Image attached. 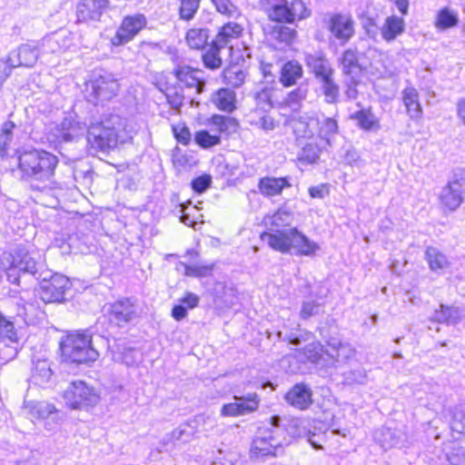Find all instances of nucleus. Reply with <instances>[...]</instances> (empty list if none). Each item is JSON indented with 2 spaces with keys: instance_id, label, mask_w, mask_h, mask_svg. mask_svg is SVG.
<instances>
[{
  "instance_id": "nucleus-1",
  "label": "nucleus",
  "mask_w": 465,
  "mask_h": 465,
  "mask_svg": "<svg viewBox=\"0 0 465 465\" xmlns=\"http://www.w3.org/2000/svg\"><path fill=\"white\" fill-rule=\"evenodd\" d=\"M12 260L6 270L9 282L20 285L21 280L35 279L40 281L38 295L45 303L61 302L70 289L69 279L59 273L45 270L40 255L29 251L25 246L18 245L10 254Z\"/></svg>"
},
{
  "instance_id": "nucleus-2",
  "label": "nucleus",
  "mask_w": 465,
  "mask_h": 465,
  "mask_svg": "<svg viewBox=\"0 0 465 465\" xmlns=\"http://www.w3.org/2000/svg\"><path fill=\"white\" fill-rule=\"evenodd\" d=\"M116 115L114 113H103L101 122L88 129L85 124L76 121L74 116H65L54 128V136L59 143L74 142L87 131L86 140L93 147L107 151L116 147Z\"/></svg>"
},
{
  "instance_id": "nucleus-3",
  "label": "nucleus",
  "mask_w": 465,
  "mask_h": 465,
  "mask_svg": "<svg viewBox=\"0 0 465 465\" xmlns=\"http://www.w3.org/2000/svg\"><path fill=\"white\" fill-rule=\"evenodd\" d=\"M16 169L20 181L34 191L45 192L55 187L54 174L58 158L45 150L31 149L16 152Z\"/></svg>"
},
{
  "instance_id": "nucleus-4",
  "label": "nucleus",
  "mask_w": 465,
  "mask_h": 465,
  "mask_svg": "<svg viewBox=\"0 0 465 465\" xmlns=\"http://www.w3.org/2000/svg\"><path fill=\"white\" fill-rule=\"evenodd\" d=\"M92 335L93 332L88 329L68 335L60 343L63 358L76 364L94 361L98 352L92 345Z\"/></svg>"
},
{
  "instance_id": "nucleus-5",
  "label": "nucleus",
  "mask_w": 465,
  "mask_h": 465,
  "mask_svg": "<svg viewBox=\"0 0 465 465\" xmlns=\"http://www.w3.org/2000/svg\"><path fill=\"white\" fill-rule=\"evenodd\" d=\"M260 5L270 20L281 24H293L311 15L304 0H260Z\"/></svg>"
},
{
  "instance_id": "nucleus-6",
  "label": "nucleus",
  "mask_w": 465,
  "mask_h": 465,
  "mask_svg": "<svg viewBox=\"0 0 465 465\" xmlns=\"http://www.w3.org/2000/svg\"><path fill=\"white\" fill-rule=\"evenodd\" d=\"M116 80L109 74H98L94 79L85 83L84 97L94 105H101L103 108L107 104H112V109L114 111V98L115 96ZM108 109H111L108 106Z\"/></svg>"
},
{
  "instance_id": "nucleus-7",
  "label": "nucleus",
  "mask_w": 465,
  "mask_h": 465,
  "mask_svg": "<svg viewBox=\"0 0 465 465\" xmlns=\"http://www.w3.org/2000/svg\"><path fill=\"white\" fill-rule=\"evenodd\" d=\"M285 443L281 439V431L272 426L259 428L252 439L251 445V456L252 458H262L266 456H276L277 450Z\"/></svg>"
},
{
  "instance_id": "nucleus-8",
  "label": "nucleus",
  "mask_w": 465,
  "mask_h": 465,
  "mask_svg": "<svg viewBox=\"0 0 465 465\" xmlns=\"http://www.w3.org/2000/svg\"><path fill=\"white\" fill-rule=\"evenodd\" d=\"M63 398L65 404L73 410L93 407L99 401L95 390L81 380L72 381L64 390Z\"/></svg>"
},
{
  "instance_id": "nucleus-9",
  "label": "nucleus",
  "mask_w": 465,
  "mask_h": 465,
  "mask_svg": "<svg viewBox=\"0 0 465 465\" xmlns=\"http://www.w3.org/2000/svg\"><path fill=\"white\" fill-rule=\"evenodd\" d=\"M233 402L225 403L221 409L223 417H240L255 412L261 403V398L256 392H250L242 396H233Z\"/></svg>"
},
{
  "instance_id": "nucleus-10",
  "label": "nucleus",
  "mask_w": 465,
  "mask_h": 465,
  "mask_svg": "<svg viewBox=\"0 0 465 465\" xmlns=\"http://www.w3.org/2000/svg\"><path fill=\"white\" fill-rule=\"evenodd\" d=\"M464 195L465 176L455 173L440 192V203L450 211H455L463 202Z\"/></svg>"
},
{
  "instance_id": "nucleus-11",
  "label": "nucleus",
  "mask_w": 465,
  "mask_h": 465,
  "mask_svg": "<svg viewBox=\"0 0 465 465\" xmlns=\"http://www.w3.org/2000/svg\"><path fill=\"white\" fill-rule=\"evenodd\" d=\"M269 424L274 427V429H279L281 431V439L285 440L284 445L290 443V439L300 438L303 436H308L309 441L314 445L312 440L311 439V431H306L303 421L299 419L282 420L280 416L274 415L270 418Z\"/></svg>"
},
{
  "instance_id": "nucleus-12",
  "label": "nucleus",
  "mask_w": 465,
  "mask_h": 465,
  "mask_svg": "<svg viewBox=\"0 0 465 465\" xmlns=\"http://www.w3.org/2000/svg\"><path fill=\"white\" fill-rule=\"evenodd\" d=\"M25 411L31 419L45 420V426L48 430H54L61 420L59 411L53 404L46 401L26 402Z\"/></svg>"
},
{
  "instance_id": "nucleus-13",
  "label": "nucleus",
  "mask_w": 465,
  "mask_h": 465,
  "mask_svg": "<svg viewBox=\"0 0 465 465\" xmlns=\"http://www.w3.org/2000/svg\"><path fill=\"white\" fill-rule=\"evenodd\" d=\"M327 28L341 45L348 43L355 33L353 19L342 14L332 15L327 22Z\"/></svg>"
},
{
  "instance_id": "nucleus-14",
  "label": "nucleus",
  "mask_w": 465,
  "mask_h": 465,
  "mask_svg": "<svg viewBox=\"0 0 465 465\" xmlns=\"http://www.w3.org/2000/svg\"><path fill=\"white\" fill-rule=\"evenodd\" d=\"M19 341L14 322L0 314V351L7 359L18 353Z\"/></svg>"
},
{
  "instance_id": "nucleus-15",
  "label": "nucleus",
  "mask_w": 465,
  "mask_h": 465,
  "mask_svg": "<svg viewBox=\"0 0 465 465\" xmlns=\"http://www.w3.org/2000/svg\"><path fill=\"white\" fill-rule=\"evenodd\" d=\"M304 64L314 78L318 81L329 75H334L335 70L327 55L322 51L304 53Z\"/></svg>"
},
{
  "instance_id": "nucleus-16",
  "label": "nucleus",
  "mask_w": 465,
  "mask_h": 465,
  "mask_svg": "<svg viewBox=\"0 0 465 465\" xmlns=\"http://www.w3.org/2000/svg\"><path fill=\"white\" fill-rule=\"evenodd\" d=\"M147 19L143 14L125 16L118 28V45L126 44L134 39L146 26Z\"/></svg>"
},
{
  "instance_id": "nucleus-17",
  "label": "nucleus",
  "mask_w": 465,
  "mask_h": 465,
  "mask_svg": "<svg viewBox=\"0 0 465 465\" xmlns=\"http://www.w3.org/2000/svg\"><path fill=\"white\" fill-rule=\"evenodd\" d=\"M108 6V0H81L76 6L78 23L100 20Z\"/></svg>"
},
{
  "instance_id": "nucleus-18",
  "label": "nucleus",
  "mask_w": 465,
  "mask_h": 465,
  "mask_svg": "<svg viewBox=\"0 0 465 465\" xmlns=\"http://www.w3.org/2000/svg\"><path fill=\"white\" fill-rule=\"evenodd\" d=\"M268 41L276 49L290 46L297 35V32L282 25H268L264 28Z\"/></svg>"
},
{
  "instance_id": "nucleus-19",
  "label": "nucleus",
  "mask_w": 465,
  "mask_h": 465,
  "mask_svg": "<svg viewBox=\"0 0 465 465\" xmlns=\"http://www.w3.org/2000/svg\"><path fill=\"white\" fill-rule=\"evenodd\" d=\"M284 399L288 404L300 411L309 409L313 402L312 389L304 383L293 385Z\"/></svg>"
},
{
  "instance_id": "nucleus-20",
  "label": "nucleus",
  "mask_w": 465,
  "mask_h": 465,
  "mask_svg": "<svg viewBox=\"0 0 465 465\" xmlns=\"http://www.w3.org/2000/svg\"><path fill=\"white\" fill-rule=\"evenodd\" d=\"M40 54L37 44L34 42L23 44L9 53L10 60L18 67H32Z\"/></svg>"
},
{
  "instance_id": "nucleus-21",
  "label": "nucleus",
  "mask_w": 465,
  "mask_h": 465,
  "mask_svg": "<svg viewBox=\"0 0 465 465\" xmlns=\"http://www.w3.org/2000/svg\"><path fill=\"white\" fill-rule=\"evenodd\" d=\"M291 177L264 176L259 179L258 189L264 197H274L282 194L284 188H290Z\"/></svg>"
},
{
  "instance_id": "nucleus-22",
  "label": "nucleus",
  "mask_w": 465,
  "mask_h": 465,
  "mask_svg": "<svg viewBox=\"0 0 465 465\" xmlns=\"http://www.w3.org/2000/svg\"><path fill=\"white\" fill-rule=\"evenodd\" d=\"M199 74V70L188 65H178L173 70V74L179 82L183 83L188 88L194 87L197 94H202L204 91L205 81L198 75Z\"/></svg>"
},
{
  "instance_id": "nucleus-23",
  "label": "nucleus",
  "mask_w": 465,
  "mask_h": 465,
  "mask_svg": "<svg viewBox=\"0 0 465 465\" xmlns=\"http://www.w3.org/2000/svg\"><path fill=\"white\" fill-rule=\"evenodd\" d=\"M271 232H262L261 234V239L263 242H266L272 250L282 253H289L292 228Z\"/></svg>"
},
{
  "instance_id": "nucleus-24",
  "label": "nucleus",
  "mask_w": 465,
  "mask_h": 465,
  "mask_svg": "<svg viewBox=\"0 0 465 465\" xmlns=\"http://www.w3.org/2000/svg\"><path fill=\"white\" fill-rule=\"evenodd\" d=\"M292 249L295 251L297 255L312 256L320 250V246L296 228H292L290 251Z\"/></svg>"
},
{
  "instance_id": "nucleus-25",
  "label": "nucleus",
  "mask_w": 465,
  "mask_h": 465,
  "mask_svg": "<svg viewBox=\"0 0 465 465\" xmlns=\"http://www.w3.org/2000/svg\"><path fill=\"white\" fill-rule=\"evenodd\" d=\"M375 440L384 450L401 447L405 440V435L401 430L383 427L375 432Z\"/></svg>"
},
{
  "instance_id": "nucleus-26",
  "label": "nucleus",
  "mask_w": 465,
  "mask_h": 465,
  "mask_svg": "<svg viewBox=\"0 0 465 465\" xmlns=\"http://www.w3.org/2000/svg\"><path fill=\"white\" fill-rule=\"evenodd\" d=\"M339 65L345 77H359L361 73V66L359 63L358 51L349 48L345 50L339 58Z\"/></svg>"
},
{
  "instance_id": "nucleus-27",
  "label": "nucleus",
  "mask_w": 465,
  "mask_h": 465,
  "mask_svg": "<svg viewBox=\"0 0 465 465\" xmlns=\"http://www.w3.org/2000/svg\"><path fill=\"white\" fill-rule=\"evenodd\" d=\"M103 329L102 336L109 339L114 338L116 333V312L114 311V304H110L104 307V313L100 316L96 322V330Z\"/></svg>"
},
{
  "instance_id": "nucleus-28",
  "label": "nucleus",
  "mask_w": 465,
  "mask_h": 465,
  "mask_svg": "<svg viewBox=\"0 0 465 465\" xmlns=\"http://www.w3.org/2000/svg\"><path fill=\"white\" fill-rule=\"evenodd\" d=\"M405 31L404 19L396 15L388 16L382 26L381 34L384 41L391 43Z\"/></svg>"
},
{
  "instance_id": "nucleus-29",
  "label": "nucleus",
  "mask_w": 465,
  "mask_h": 465,
  "mask_svg": "<svg viewBox=\"0 0 465 465\" xmlns=\"http://www.w3.org/2000/svg\"><path fill=\"white\" fill-rule=\"evenodd\" d=\"M211 101L223 112L232 113L236 109V94L229 88H221L213 93Z\"/></svg>"
},
{
  "instance_id": "nucleus-30",
  "label": "nucleus",
  "mask_w": 465,
  "mask_h": 465,
  "mask_svg": "<svg viewBox=\"0 0 465 465\" xmlns=\"http://www.w3.org/2000/svg\"><path fill=\"white\" fill-rule=\"evenodd\" d=\"M118 173H122V185L124 189L134 191L137 188L141 179L140 171L137 163H120L118 164Z\"/></svg>"
},
{
  "instance_id": "nucleus-31",
  "label": "nucleus",
  "mask_w": 465,
  "mask_h": 465,
  "mask_svg": "<svg viewBox=\"0 0 465 465\" xmlns=\"http://www.w3.org/2000/svg\"><path fill=\"white\" fill-rule=\"evenodd\" d=\"M353 355L354 351L349 344L341 343L336 340L328 342L326 356L328 361L330 360L331 363L346 361Z\"/></svg>"
},
{
  "instance_id": "nucleus-32",
  "label": "nucleus",
  "mask_w": 465,
  "mask_h": 465,
  "mask_svg": "<svg viewBox=\"0 0 465 465\" xmlns=\"http://www.w3.org/2000/svg\"><path fill=\"white\" fill-rule=\"evenodd\" d=\"M424 258L429 264V268L439 274L450 266L447 256L433 246H428L426 248Z\"/></svg>"
},
{
  "instance_id": "nucleus-33",
  "label": "nucleus",
  "mask_w": 465,
  "mask_h": 465,
  "mask_svg": "<svg viewBox=\"0 0 465 465\" xmlns=\"http://www.w3.org/2000/svg\"><path fill=\"white\" fill-rule=\"evenodd\" d=\"M303 75L301 64L295 60L285 63L281 69L280 82L284 87L294 85Z\"/></svg>"
},
{
  "instance_id": "nucleus-34",
  "label": "nucleus",
  "mask_w": 465,
  "mask_h": 465,
  "mask_svg": "<svg viewBox=\"0 0 465 465\" xmlns=\"http://www.w3.org/2000/svg\"><path fill=\"white\" fill-rule=\"evenodd\" d=\"M53 375L50 363L46 360L33 361V369L30 381L37 386H45L47 384Z\"/></svg>"
},
{
  "instance_id": "nucleus-35",
  "label": "nucleus",
  "mask_w": 465,
  "mask_h": 465,
  "mask_svg": "<svg viewBox=\"0 0 465 465\" xmlns=\"http://www.w3.org/2000/svg\"><path fill=\"white\" fill-rule=\"evenodd\" d=\"M461 311L459 307L440 305V309L436 310L431 317V321L445 323L448 325H455L460 322Z\"/></svg>"
},
{
  "instance_id": "nucleus-36",
  "label": "nucleus",
  "mask_w": 465,
  "mask_h": 465,
  "mask_svg": "<svg viewBox=\"0 0 465 465\" xmlns=\"http://www.w3.org/2000/svg\"><path fill=\"white\" fill-rule=\"evenodd\" d=\"M242 33V27L239 24L229 22L221 27L215 39L212 42L220 47L224 48L233 39L240 37Z\"/></svg>"
},
{
  "instance_id": "nucleus-37",
  "label": "nucleus",
  "mask_w": 465,
  "mask_h": 465,
  "mask_svg": "<svg viewBox=\"0 0 465 465\" xmlns=\"http://www.w3.org/2000/svg\"><path fill=\"white\" fill-rule=\"evenodd\" d=\"M312 121L315 122L316 125H318L319 136L326 141L328 144H331V139L339 131L337 121L332 117H327L323 114L321 117L317 115V118H312Z\"/></svg>"
},
{
  "instance_id": "nucleus-38",
  "label": "nucleus",
  "mask_w": 465,
  "mask_h": 465,
  "mask_svg": "<svg viewBox=\"0 0 465 465\" xmlns=\"http://www.w3.org/2000/svg\"><path fill=\"white\" fill-rule=\"evenodd\" d=\"M403 104L411 119H419L422 114V108L419 102V94L413 87H407L402 92Z\"/></svg>"
},
{
  "instance_id": "nucleus-39",
  "label": "nucleus",
  "mask_w": 465,
  "mask_h": 465,
  "mask_svg": "<svg viewBox=\"0 0 465 465\" xmlns=\"http://www.w3.org/2000/svg\"><path fill=\"white\" fill-rule=\"evenodd\" d=\"M292 221V213L285 207H281L271 216L264 217L263 223L269 231L282 230Z\"/></svg>"
},
{
  "instance_id": "nucleus-40",
  "label": "nucleus",
  "mask_w": 465,
  "mask_h": 465,
  "mask_svg": "<svg viewBox=\"0 0 465 465\" xmlns=\"http://www.w3.org/2000/svg\"><path fill=\"white\" fill-rule=\"evenodd\" d=\"M210 30L206 27L191 28L187 31L185 41L191 49L203 50L208 44Z\"/></svg>"
},
{
  "instance_id": "nucleus-41",
  "label": "nucleus",
  "mask_w": 465,
  "mask_h": 465,
  "mask_svg": "<svg viewBox=\"0 0 465 465\" xmlns=\"http://www.w3.org/2000/svg\"><path fill=\"white\" fill-rule=\"evenodd\" d=\"M321 84V91L324 95V102L329 104H335L340 102V86L334 80V75H329L318 80Z\"/></svg>"
},
{
  "instance_id": "nucleus-42",
  "label": "nucleus",
  "mask_w": 465,
  "mask_h": 465,
  "mask_svg": "<svg viewBox=\"0 0 465 465\" xmlns=\"http://www.w3.org/2000/svg\"><path fill=\"white\" fill-rule=\"evenodd\" d=\"M191 437L192 433L190 431L179 427L171 433L165 434L156 450L158 452L168 451L170 450V444L175 445L177 442H187L190 440Z\"/></svg>"
},
{
  "instance_id": "nucleus-43",
  "label": "nucleus",
  "mask_w": 465,
  "mask_h": 465,
  "mask_svg": "<svg viewBox=\"0 0 465 465\" xmlns=\"http://www.w3.org/2000/svg\"><path fill=\"white\" fill-rule=\"evenodd\" d=\"M357 124L365 131H378L381 127L379 119L371 109H361L351 115Z\"/></svg>"
},
{
  "instance_id": "nucleus-44",
  "label": "nucleus",
  "mask_w": 465,
  "mask_h": 465,
  "mask_svg": "<svg viewBox=\"0 0 465 465\" xmlns=\"http://www.w3.org/2000/svg\"><path fill=\"white\" fill-rule=\"evenodd\" d=\"M138 306L132 299L118 301V327L121 322L128 323L138 318Z\"/></svg>"
},
{
  "instance_id": "nucleus-45",
  "label": "nucleus",
  "mask_w": 465,
  "mask_h": 465,
  "mask_svg": "<svg viewBox=\"0 0 465 465\" xmlns=\"http://www.w3.org/2000/svg\"><path fill=\"white\" fill-rule=\"evenodd\" d=\"M309 93L308 84H301L298 87L288 93L284 99L285 104L293 112H299L302 103L306 100Z\"/></svg>"
},
{
  "instance_id": "nucleus-46",
  "label": "nucleus",
  "mask_w": 465,
  "mask_h": 465,
  "mask_svg": "<svg viewBox=\"0 0 465 465\" xmlns=\"http://www.w3.org/2000/svg\"><path fill=\"white\" fill-rule=\"evenodd\" d=\"M222 49L214 43H211L209 49L202 55L203 63L206 68L216 70L223 65V59L220 55Z\"/></svg>"
},
{
  "instance_id": "nucleus-47",
  "label": "nucleus",
  "mask_w": 465,
  "mask_h": 465,
  "mask_svg": "<svg viewBox=\"0 0 465 465\" xmlns=\"http://www.w3.org/2000/svg\"><path fill=\"white\" fill-rule=\"evenodd\" d=\"M278 336L282 341H286L293 346H299L302 342L309 341L313 337L311 331L300 328L286 332L284 335H282V331H279Z\"/></svg>"
},
{
  "instance_id": "nucleus-48",
  "label": "nucleus",
  "mask_w": 465,
  "mask_h": 465,
  "mask_svg": "<svg viewBox=\"0 0 465 465\" xmlns=\"http://www.w3.org/2000/svg\"><path fill=\"white\" fill-rule=\"evenodd\" d=\"M245 73L236 64L231 65L223 71V81L232 87L241 86L245 79Z\"/></svg>"
},
{
  "instance_id": "nucleus-49",
  "label": "nucleus",
  "mask_w": 465,
  "mask_h": 465,
  "mask_svg": "<svg viewBox=\"0 0 465 465\" xmlns=\"http://www.w3.org/2000/svg\"><path fill=\"white\" fill-rule=\"evenodd\" d=\"M459 23L457 13L448 7L442 8L437 15L435 25L439 29L446 30L454 27Z\"/></svg>"
},
{
  "instance_id": "nucleus-50",
  "label": "nucleus",
  "mask_w": 465,
  "mask_h": 465,
  "mask_svg": "<svg viewBox=\"0 0 465 465\" xmlns=\"http://www.w3.org/2000/svg\"><path fill=\"white\" fill-rule=\"evenodd\" d=\"M322 150L318 143H308L301 150L298 154V160L302 163L312 164L317 163L320 158Z\"/></svg>"
},
{
  "instance_id": "nucleus-51",
  "label": "nucleus",
  "mask_w": 465,
  "mask_h": 465,
  "mask_svg": "<svg viewBox=\"0 0 465 465\" xmlns=\"http://www.w3.org/2000/svg\"><path fill=\"white\" fill-rule=\"evenodd\" d=\"M272 89L268 86L262 87L253 93V99L256 103V106L263 112H267L273 107L272 102Z\"/></svg>"
},
{
  "instance_id": "nucleus-52",
  "label": "nucleus",
  "mask_w": 465,
  "mask_h": 465,
  "mask_svg": "<svg viewBox=\"0 0 465 465\" xmlns=\"http://www.w3.org/2000/svg\"><path fill=\"white\" fill-rule=\"evenodd\" d=\"M326 350L327 348L318 341L311 342L304 348V354L312 362L319 363L322 360L328 361Z\"/></svg>"
},
{
  "instance_id": "nucleus-53",
  "label": "nucleus",
  "mask_w": 465,
  "mask_h": 465,
  "mask_svg": "<svg viewBox=\"0 0 465 465\" xmlns=\"http://www.w3.org/2000/svg\"><path fill=\"white\" fill-rule=\"evenodd\" d=\"M211 123L217 127L220 133L230 134L235 132L238 127V123L234 118L220 114L213 115Z\"/></svg>"
},
{
  "instance_id": "nucleus-54",
  "label": "nucleus",
  "mask_w": 465,
  "mask_h": 465,
  "mask_svg": "<svg viewBox=\"0 0 465 465\" xmlns=\"http://www.w3.org/2000/svg\"><path fill=\"white\" fill-rule=\"evenodd\" d=\"M41 313L38 305L35 302H25L22 305H18L17 315L23 318L25 324H33L35 319Z\"/></svg>"
},
{
  "instance_id": "nucleus-55",
  "label": "nucleus",
  "mask_w": 465,
  "mask_h": 465,
  "mask_svg": "<svg viewBox=\"0 0 465 465\" xmlns=\"http://www.w3.org/2000/svg\"><path fill=\"white\" fill-rule=\"evenodd\" d=\"M312 118H317V115L300 117L295 123L294 132L302 137H312L314 134L312 126L316 125L315 122L312 121Z\"/></svg>"
},
{
  "instance_id": "nucleus-56",
  "label": "nucleus",
  "mask_w": 465,
  "mask_h": 465,
  "mask_svg": "<svg viewBox=\"0 0 465 465\" xmlns=\"http://www.w3.org/2000/svg\"><path fill=\"white\" fill-rule=\"evenodd\" d=\"M15 127V124L11 122L7 121L4 123V124L1 127V134H0V156L4 157L6 153L7 148L12 142L13 139V130Z\"/></svg>"
},
{
  "instance_id": "nucleus-57",
  "label": "nucleus",
  "mask_w": 465,
  "mask_h": 465,
  "mask_svg": "<svg viewBox=\"0 0 465 465\" xmlns=\"http://www.w3.org/2000/svg\"><path fill=\"white\" fill-rule=\"evenodd\" d=\"M201 1L202 0H180V18L185 21H191L193 19L197 10L200 7Z\"/></svg>"
},
{
  "instance_id": "nucleus-58",
  "label": "nucleus",
  "mask_w": 465,
  "mask_h": 465,
  "mask_svg": "<svg viewBox=\"0 0 465 465\" xmlns=\"http://www.w3.org/2000/svg\"><path fill=\"white\" fill-rule=\"evenodd\" d=\"M165 96L170 106L176 112H180L183 104L184 95L182 87L167 88Z\"/></svg>"
},
{
  "instance_id": "nucleus-59",
  "label": "nucleus",
  "mask_w": 465,
  "mask_h": 465,
  "mask_svg": "<svg viewBox=\"0 0 465 465\" xmlns=\"http://www.w3.org/2000/svg\"><path fill=\"white\" fill-rule=\"evenodd\" d=\"M135 134V128L125 119L118 120V143H131Z\"/></svg>"
},
{
  "instance_id": "nucleus-60",
  "label": "nucleus",
  "mask_w": 465,
  "mask_h": 465,
  "mask_svg": "<svg viewBox=\"0 0 465 465\" xmlns=\"http://www.w3.org/2000/svg\"><path fill=\"white\" fill-rule=\"evenodd\" d=\"M195 143L203 148H211L221 143L219 135H212L208 131L202 130L195 133Z\"/></svg>"
},
{
  "instance_id": "nucleus-61",
  "label": "nucleus",
  "mask_w": 465,
  "mask_h": 465,
  "mask_svg": "<svg viewBox=\"0 0 465 465\" xmlns=\"http://www.w3.org/2000/svg\"><path fill=\"white\" fill-rule=\"evenodd\" d=\"M216 11L228 17H236L239 15L238 7L231 0H211Z\"/></svg>"
},
{
  "instance_id": "nucleus-62",
  "label": "nucleus",
  "mask_w": 465,
  "mask_h": 465,
  "mask_svg": "<svg viewBox=\"0 0 465 465\" xmlns=\"http://www.w3.org/2000/svg\"><path fill=\"white\" fill-rule=\"evenodd\" d=\"M181 264L184 267V274L190 277H206L213 271V265H189L183 262Z\"/></svg>"
},
{
  "instance_id": "nucleus-63",
  "label": "nucleus",
  "mask_w": 465,
  "mask_h": 465,
  "mask_svg": "<svg viewBox=\"0 0 465 465\" xmlns=\"http://www.w3.org/2000/svg\"><path fill=\"white\" fill-rule=\"evenodd\" d=\"M450 428L452 431L465 435V406L455 411Z\"/></svg>"
},
{
  "instance_id": "nucleus-64",
  "label": "nucleus",
  "mask_w": 465,
  "mask_h": 465,
  "mask_svg": "<svg viewBox=\"0 0 465 465\" xmlns=\"http://www.w3.org/2000/svg\"><path fill=\"white\" fill-rule=\"evenodd\" d=\"M322 305L316 302L304 301L302 304L300 312V317L303 320H307L312 316H315L320 313Z\"/></svg>"
}]
</instances>
